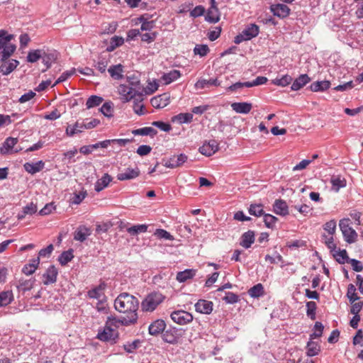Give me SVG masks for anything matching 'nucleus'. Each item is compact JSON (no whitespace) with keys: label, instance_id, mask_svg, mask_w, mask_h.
I'll return each mask as SVG.
<instances>
[{"label":"nucleus","instance_id":"nucleus-47","mask_svg":"<svg viewBox=\"0 0 363 363\" xmlns=\"http://www.w3.org/2000/svg\"><path fill=\"white\" fill-rule=\"evenodd\" d=\"M146 224H138L127 228V232L132 236L137 235L139 233H145L147 230Z\"/></svg>","mask_w":363,"mask_h":363},{"label":"nucleus","instance_id":"nucleus-15","mask_svg":"<svg viewBox=\"0 0 363 363\" xmlns=\"http://www.w3.org/2000/svg\"><path fill=\"white\" fill-rule=\"evenodd\" d=\"M131 101L133 102V111L138 116H143L146 113L145 106L143 103L144 98L143 94H136L133 96Z\"/></svg>","mask_w":363,"mask_h":363},{"label":"nucleus","instance_id":"nucleus-24","mask_svg":"<svg viewBox=\"0 0 363 363\" xmlns=\"http://www.w3.org/2000/svg\"><path fill=\"white\" fill-rule=\"evenodd\" d=\"M109 57H107V52H103L99 56L98 60L94 62V67L101 73H104L109 63Z\"/></svg>","mask_w":363,"mask_h":363},{"label":"nucleus","instance_id":"nucleus-17","mask_svg":"<svg viewBox=\"0 0 363 363\" xmlns=\"http://www.w3.org/2000/svg\"><path fill=\"white\" fill-rule=\"evenodd\" d=\"M194 307L198 313L210 314L213 311V304L210 301L201 299L196 303Z\"/></svg>","mask_w":363,"mask_h":363},{"label":"nucleus","instance_id":"nucleus-45","mask_svg":"<svg viewBox=\"0 0 363 363\" xmlns=\"http://www.w3.org/2000/svg\"><path fill=\"white\" fill-rule=\"evenodd\" d=\"M40 263V258L38 257L36 259H33L32 263L28 264H26L23 269L22 272L26 275H30L35 272L37 269Z\"/></svg>","mask_w":363,"mask_h":363},{"label":"nucleus","instance_id":"nucleus-41","mask_svg":"<svg viewBox=\"0 0 363 363\" xmlns=\"http://www.w3.org/2000/svg\"><path fill=\"white\" fill-rule=\"evenodd\" d=\"M306 350L307 355L313 357L318 354L320 351V347L318 342L312 341V340L310 339V341L307 343Z\"/></svg>","mask_w":363,"mask_h":363},{"label":"nucleus","instance_id":"nucleus-39","mask_svg":"<svg viewBox=\"0 0 363 363\" xmlns=\"http://www.w3.org/2000/svg\"><path fill=\"white\" fill-rule=\"evenodd\" d=\"M16 49V46L11 43H8L6 47L2 48L0 52V59L1 61H6L10 56L13 55Z\"/></svg>","mask_w":363,"mask_h":363},{"label":"nucleus","instance_id":"nucleus-27","mask_svg":"<svg viewBox=\"0 0 363 363\" xmlns=\"http://www.w3.org/2000/svg\"><path fill=\"white\" fill-rule=\"evenodd\" d=\"M166 324L162 320H157L153 322L149 326V333L152 335H157L161 332H164L165 329Z\"/></svg>","mask_w":363,"mask_h":363},{"label":"nucleus","instance_id":"nucleus-57","mask_svg":"<svg viewBox=\"0 0 363 363\" xmlns=\"http://www.w3.org/2000/svg\"><path fill=\"white\" fill-rule=\"evenodd\" d=\"M250 84H249L248 82H238L233 84L232 85L228 86L226 89V90L228 91L235 92V91H240L244 88H250Z\"/></svg>","mask_w":363,"mask_h":363},{"label":"nucleus","instance_id":"nucleus-30","mask_svg":"<svg viewBox=\"0 0 363 363\" xmlns=\"http://www.w3.org/2000/svg\"><path fill=\"white\" fill-rule=\"evenodd\" d=\"M112 179V177L108 173H105L101 179L96 182L94 186L95 191L97 192L102 191L108 186Z\"/></svg>","mask_w":363,"mask_h":363},{"label":"nucleus","instance_id":"nucleus-7","mask_svg":"<svg viewBox=\"0 0 363 363\" xmlns=\"http://www.w3.org/2000/svg\"><path fill=\"white\" fill-rule=\"evenodd\" d=\"M172 320L179 325H186L193 320V315L185 311H175L171 313Z\"/></svg>","mask_w":363,"mask_h":363},{"label":"nucleus","instance_id":"nucleus-58","mask_svg":"<svg viewBox=\"0 0 363 363\" xmlns=\"http://www.w3.org/2000/svg\"><path fill=\"white\" fill-rule=\"evenodd\" d=\"M323 328V325L320 322H316L314 325L313 333L310 335V339L313 340L321 337Z\"/></svg>","mask_w":363,"mask_h":363},{"label":"nucleus","instance_id":"nucleus-55","mask_svg":"<svg viewBox=\"0 0 363 363\" xmlns=\"http://www.w3.org/2000/svg\"><path fill=\"white\" fill-rule=\"evenodd\" d=\"M13 35H6V31L4 30H0V50L6 47V45L10 43L13 39Z\"/></svg>","mask_w":363,"mask_h":363},{"label":"nucleus","instance_id":"nucleus-36","mask_svg":"<svg viewBox=\"0 0 363 363\" xmlns=\"http://www.w3.org/2000/svg\"><path fill=\"white\" fill-rule=\"evenodd\" d=\"M196 270L193 269H187L182 272H179L177 274V280L179 282H185L188 279H192L196 275Z\"/></svg>","mask_w":363,"mask_h":363},{"label":"nucleus","instance_id":"nucleus-23","mask_svg":"<svg viewBox=\"0 0 363 363\" xmlns=\"http://www.w3.org/2000/svg\"><path fill=\"white\" fill-rule=\"evenodd\" d=\"M17 143L18 139L16 138H7L0 147V153L1 155H7L10 153Z\"/></svg>","mask_w":363,"mask_h":363},{"label":"nucleus","instance_id":"nucleus-63","mask_svg":"<svg viewBox=\"0 0 363 363\" xmlns=\"http://www.w3.org/2000/svg\"><path fill=\"white\" fill-rule=\"evenodd\" d=\"M154 235L160 239H164L171 241L174 240L173 235L164 229H157Z\"/></svg>","mask_w":363,"mask_h":363},{"label":"nucleus","instance_id":"nucleus-10","mask_svg":"<svg viewBox=\"0 0 363 363\" xmlns=\"http://www.w3.org/2000/svg\"><path fill=\"white\" fill-rule=\"evenodd\" d=\"M169 103L170 96L167 93L154 96L150 100L151 105L155 108H163Z\"/></svg>","mask_w":363,"mask_h":363},{"label":"nucleus","instance_id":"nucleus-35","mask_svg":"<svg viewBox=\"0 0 363 363\" xmlns=\"http://www.w3.org/2000/svg\"><path fill=\"white\" fill-rule=\"evenodd\" d=\"M335 260L340 264H345L350 261L346 250H334L331 252Z\"/></svg>","mask_w":363,"mask_h":363},{"label":"nucleus","instance_id":"nucleus-31","mask_svg":"<svg viewBox=\"0 0 363 363\" xmlns=\"http://www.w3.org/2000/svg\"><path fill=\"white\" fill-rule=\"evenodd\" d=\"M255 242V233L252 230H248L242 234L241 237L240 245L248 249Z\"/></svg>","mask_w":363,"mask_h":363},{"label":"nucleus","instance_id":"nucleus-59","mask_svg":"<svg viewBox=\"0 0 363 363\" xmlns=\"http://www.w3.org/2000/svg\"><path fill=\"white\" fill-rule=\"evenodd\" d=\"M101 112L106 117L113 116V106L111 102L104 103L100 108Z\"/></svg>","mask_w":363,"mask_h":363},{"label":"nucleus","instance_id":"nucleus-6","mask_svg":"<svg viewBox=\"0 0 363 363\" xmlns=\"http://www.w3.org/2000/svg\"><path fill=\"white\" fill-rule=\"evenodd\" d=\"M184 331L182 328H169L162 333V340L169 344H176L184 335Z\"/></svg>","mask_w":363,"mask_h":363},{"label":"nucleus","instance_id":"nucleus-40","mask_svg":"<svg viewBox=\"0 0 363 363\" xmlns=\"http://www.w3.org/2000/svg\"><path fill=\"white\" fill-rule=\"evenodd\" d=\"M180 76L181 74L179 71L173 69L167 73H164L162 77V79L165 84H169L179 79Z\"/></svg>","mask_w":363,"mask_h":363},{"label":"nucleus","instance_id":"nucleus-48","mask_svg":"<svg viewBox=\"0 0 363 363\" xmlns=\"http://www.w3.org/2000/svg\"><path fill=\"white\" fill-rule=\"evenodd\" d=\"M74 258L73 250L72 249L63 252L58 257V261L62 266L66 265Z\"/></svg>","mask_w":363,"mask_h":363},{"label":"nucleus","instance_id":"nucleus-51","mask_svg":"<svg viewBox=\"0 0 363 363\" xmlns=\"http://www.w3.org/2000/svg\"><path fill=\"white\" fill-rule=\"evenodd\" d=\"M104 289V286L100 284L98 286L89 290L87 292V296L90 298H96L97 300L101 299V297L104 296L102 292Z\"/></svg>","mask_w":363,"mask_h":363},{"label":"nucleus","instance_id":"nucleus-34","mask_svg":"<svg viewBox=\"0 0 363 363\" xmlns=\"http://www.w3.org/2000/svg\"><path fill=\"white\" fill-rule=\"evenodd\" d=\"M330 82L328 80L317 81L313 82L310 85V89L312 91H324L330 88Z\"/></svg>","mask_w":363,"mask_h":363},{"label":"nucleus","instance_id":"nucleus-14","mask_svg":"<svg viewBox=\"0 0 363 363\" xmlns=\"http://www.w3.org/2000/svg\"><path fill=\"white\" fill-rule=\"evenodd\" d=\"M187 158L185 154L173 155L165 162L164 166L171 169L179 167L186 162Z\"/></svg>","mask_w":363,"mask_h":363},{"label":"nucleus","instance_id":"nucleus-9","mask_svg":"<svg viewBox=\"0 0 363 363\" xmlns=\"http://www.w3.org/2000/svg\"><path fill=\"white\" fill-rule=\"evenodd\" d=\"M218 143L215 140H211L205 142L202 146L199 147V152L205 156L210 157L218 150Z\"/></svg>","mask_w":363,"mask_h":363},{"label":"nucleus","instance_id":"nucleus-64","mask_svg":"<svg viewBox=\"0 0 363 363\" xmlns=\"http://www.w3.org/2000/svg\"><path fill=\"white\" fill-rule=\"evenodd\" d=\"M306 314L312 320L315 318V311L317 308L316 303L314 301H308L306 303Z\"/></svg>","mask_w":363,"mask_h":363},{"label":"nucleus","instance_id":"nucleus-28","mask_svg":"<svg viewBox=\"0 0 363 363\" xmlns=\"http://www.w3.org/2000/svg\"><path fill=\"white\" fill-rule=\"evenodd\" d=\"M311 79L306 74H301L292 83L291 89L293 91H298L310 82Z\"/></svg>","mask_w":363,"mask_h":363},{"label":"nucleus","instance_id":"nucleus-56","mask_svg":"<svg viewBox=\"0 0 363 363\" xmlns=\"http://www.w3.org/2000/svg\"><path fill=\"white\" fill-rule=\"evenodd\" d=\"M248 211L250 215L257 217L264 215V210L262 204H251Z\"/></svg>","mask_w":363,"mask_h":363},{"label":"nucleus","instance_id":"nucleus-2","mask_svg":"<svg viewBox=\"0 0 363 363\" xmlns=\"http://www.w3.org/2000/svg\"><path fill=\"white\" fill-rule=\"evenodd\" d=\"M118 92L121 96L122 102L130 101L133 97V96L142 94L139 78L135 74L128 76L125 82L120 84L118 87Z\"/></svg>","mask_w":363,"mask_h":363},{"label":"nucleus","instance_id":"nucleus-20","mask_svg":"<svg viewBox=\"0 0 363 363\" xmlns=\"http://www.w3.org/2000/svg\"><path fill=\"white\" fill-rule=\"evenodd\" d=\"M220 85V82L218 79H200L195 84L196 89H202L209 88L212 86H218Z\"/></svg>","mask_w":363,"mask_h":363},{"label":"nucleus","instance_id":"nucleus-19","mask_svg":"<svg viewBox=\"0 0 363 363\" xmlns=\"http://www.w3.org/2000/svg\"><path fill=\"white\" fill-rule=\"evenodd\" d=\"M205 20L211 23H216L219 21L220 13L216 4L211 5L205 16Z\"/></svg>","mask_w":363,"mask_h":363},{"label":"nucleus","instance_id":"nucleus-43","mask_svg":"<svg viewBox=\"0 0 363 363\" xmlns=\"http://www.w3.org/2000/svg\"><path fill=\"white\" fill-rule=\"evenodd\" d=\"M124 43V39L122 37L114 35L110 40L109 45L106 48V52H112L116 48L121 46Z\"/></svg>","mask_w":363,"mask_h":363},{"label":"nucleus","instance_id":"nucleus-37","mask_svg":"<svg viewBox=\"0 0 363 363\" xmlns=\"http://www.w3.org/2000/svg\"><path fill=\"white\" fill-rule=\"evenodd\" d=\"M84 130V123L76 122L74 125H68L65 130V133L69 137H72L75 134L82 133Z\"/></svg>","mask_w":363,"mask_h":363},{"label":"nucleus","instance_id":"nucleus-33","mask_svg":"<svg viewBox=\"0 0 363 363\" xmlns=\"http://www.w3.org/2000/svg\"><path fill=\"white\" fill-rule=\"evenodd\" d=\"M111 77L114 79H121L123 77V66L121 64L112 65L108 69Z\"/></svg>","mask_w":363,"mask_h":363},{"label":"nucleus","instance_id":"nucleus-61","mask_svg":"<svg viewBox=\"0 0 363 363\" xmlns=\"http://www.w3.org/2000/svg\"><path fill=\"white\" fill-rule=\"evenodd\" d=\"M292 77L290 75L286 74L282 76L281 78L275 79L274 80V84L277 86H286L289 85L292 82Z\"/></svg>","mask_w":363,"mask_h":363},{"label":"nucleus","instance_id":"nucleus-49","mask_svg":"<svg viewBox=\"0 0 363 363\" xmlns=\"http://www.w3.org/2000/svg\"><path fill=\"white\" fill-rule=\"evenodd\" d=\"M43 55V50H30L27 55V61L31 63L36 62L40 59H42Z\"/></svg>","mask_w":363,"mask_h":363},{"label":"nucleus","instance_id":"nucleus-52","mask_svg":"<svg viewBox=\"0 0 363 363\" xmlns=\"http://www.w3.org/2000/svg\"><path fill=\"white\" fill-rule=\"evenodd\" d=\"M249 295L252 298H259L264 294V287L262 284H257L248 291Z\"/></svg>","mask_w":363,"mask_h":363},{"label":"nucleus","instance_id":"nucleus-26","mask_svg":"<svg viewBox=\"0 0 363 363\" xmlns=\"http://www.w3.org/2000/svg\"><path fill=\"white\" fill-rule=\"evenodd\" d=\"M19 62L16 60H11L4 62L0 66V72L3 75H8L11 73L18 65Z\"/></svg>","mask_w":363,"mask_h":363},{"label":"nucleus","instance_id":"nucleus-21","mask_svg":"<svg viewBox=\"0 0 363 363\" xmlns=\"http://www.w3.org/2000/svg\"><path fill=\"white\" fill-rule=\"evenodd\" d=\"M273 211L276 214L282 216L289 214L287 203L285 201L281 199H277L275 201L273 205Z\"/></svg>","mask_w":363,"mask_h":363},{"label":"nucleus","instance_id":"nucleus-32","mask_svg":"<svg viewBox=\"0 0 363 363\" xmlns=\"http://www.w3.org/2000/svg\"><path fill=\"white\" fill-rule=\"evenodd\" d=\"M35 282V279L34 278H30L29 279H21L18 281L17 289L18 291L24 293L27 291H30L33 287Z\"/></svg>","mask_w":363,"mask_h":363},{"label":"nucleus","instance_id":"nucleus-5","mask_svg":"<svg viewBox=\"0 0 363 363\" xmlns=\"http://www.w3.org/2000/svg\"><path fill=\"white\" fill-rule=\"evenodd\" d=\"M350 220L343 218L340 220L339 227L344 236L345 240L348 243H353L356 241L357 233L350 225Z\"/></svg>","mask_w":363,"mask_h":363},{"label":"nucleus","instance_id":"nucleus-60","mask_svg":"<svg viewBox=\"0 0 363 363\" xmlns=\"http://www.w3.org/2000/svg\"><path fill=\"white\" fill-rule=\"evenodd\" d=\"M347 296L351 303H353L354 301L359 299V296L356 293V288L352 284H349L348 286Z\"/></svg>","mask_w":363,"mask_h":363},{"label":"nucleus","instance_id":"nucleus-11","mask_svg":"<svg viewBox=\"0 0 363 363\" xmlns=\"http://www.w3.org/2000/svg\"><path fill=\"white\" fill-rule=\"evenodd\" d=\"M57 269L54 265L50 266L43 275V284L49 285L55 283L57 281Z\"/></svg>","mask_w":363,"mask_h":363},{"label":"nucleus","instance_id":"nucleus-4","mask_svg":"<svg viewBox=\"0 0 363 363\" xmlns=\"http://www.w3.org/2000/svg\"><path fill=\"white\" fill-rule=\"evenodd\" d=\"M259 27L255 23H250L245 26L242 31L234 38L235 44H240L243 41L250 40L259 35Z\"/></svg>","mask_w":363,"mask_h":363},{"label":"nucleus","instance_id":"nucleus-8","mask_svg":"<svg viewBox=\"0 0 363 363\" xmlns=\"http://www.w3.org/2000/svg\"><path fill=\"white\" fill-rule=\"evenodd\" d=\"M140 174V171L138 167L134 168L127 167L123 172L118 173L116 177L119 181H126L136 179Z\"/></svg>","mask_w":363,"mask_h":363},{"label":"nucleus","instance_id":"nucleus-3","mask_svg":"<svg viewBox=\"0 0 363 363\" xmlns=\"http://www.w3.org/2000/svg\"><path fill=\"white\" fill-rule=\"evenodd\" d=\"M164 299L160 292H152L148 294L142 302V309L144 311H153Z\"/></svg>","mask_w":363,"mask_h":363},{"label":"nucleus","instance_id":"nucleus-16","mask_svg":"<svg viewBox=\"0 0 363 363\" xmlns=\"http://www.w3.org/2000/svg\"><path fill=\"white\" fill-rule=\"evenodd\" d=\"M271 11L273 14L280 18H284L290 14V9L283 4H273L271 6Z\"/></svg>","mask_w":363,"mask_h":363},{"label":"nucleus","instance_id":"nucleus-42","mask_svg":"<svg viewBox=\"0 0 363 363\" xmlns=\"http://www.w3.org/2000/svg\"><path fill=\"white\" fill-rule=\"evenodd\" d=\"M132 133L135 135H150L153 138L157 134V131L152 127H144L133 130Z\"/></svg>","mask_w":363,"mask_h":363},{"label":"nucleus","instance_id":"nucleus-1","mask_svg":"<svg viewBox=\"0 0 363 363\" xmlns=\"http://www.w3.org/2000/svg\"><path fill=\"white\" fill-rule=\"evenodd\" d=\"M138 306L139 301L138 298L128 293L121 294L114 301L116 310L124 314L123 320L125 323H137Z\"/></svg>","mask_w":363,"mask_h":363},{"label":"nucleus","instance_id":"nucleus-62","mask_svg":"<svg viewBox=\"0 0 363 363\" xmlns=\"http://www.w3.org/2000/svg\"><path fill=\"white\" fill-rule=\"evenodd\" d=\"M209 52V48L207 45H196L194 49V55L204 57Z\"/></svg>","mask_w":363,"mask_h":363},{"label":"nucleus","instance_id":"nucleus-13","mask_svg":"<svg viewBox=\"0 0 363 363\" xmlns=\"http://www.w3.org/2000/svg\"><path fill=\"white\" fill-rule=\"evenodd\" d=\"M117 336V333L115 329L111 328L106 325H105L104 329L102 330H99L97 334V338L104 342L115 340Z\"/></svg>","mask_w":363,"mask_h":363},{"label":"nucleus","instance_id":"nucleus-46","mask_svg":"<svg viewBox=\"0 0 363 363\" xmlns=\"http://www.w3.org/2000/svg\"><path fill=\"white\" fill-rule=\"evenodd\" d=\"M193 121V114L191 113H181L172 118V121H177L179 123H189Z\"/></svg>","mask_w":363,"mask_h":363},{"label":"nucleus","instance_id":"nucleus-44","mask_svg":"<svg viewBox=\"0 0 363 363\" xmlns=\"http://www.w3.org/2000/svg\"><path fill=\"white\" fill-rule=\"evenodd\" d=\"M330 183L333 186V189L336 191H338L340 189L346 186L345 179L340 176H333L330 179Z\"/></svg>","mask_w":363,"mask_h":363},{"label":"nucleus","instance_id":"nucleus-25","mask_svg":"<svg viewBox=\"0 0 363 363\" xmlns=\"http://www.w3.org/2000/svg\"><path fill=\"white\" fill-rule=\"evenodd\" d=\"M124 315L121 316L118 318H116V317L109 316L108 317L106 324L107 326H108L111 328H118L120 325H125L128 326L131 325H134L135 323H125L124 322Z\"/></svg>","mask_w":363,"mask_h":363},{"label":"nucleus","instance_id":"nucleus-18","mask_svg":"<svg viewBox=\"0 0 363 363\" xmlns=\"http://www.w3.org/2000/svg\"><path fill=\"white\" fill-rule=\"evenodd\" d=\"M231 108L238 113L247 114L251 111L252 104L249 102H234L231 104Z\"/></svg>","mask_w":363,"mask_h":363},{"label":"nucleus","instance_id":"nucleus-12","mask_svg":"<svg viewBox=\"0 0 363 363\" xmlns=\"http://www.w3.org/2000/svg\"><path fill=\"white\" fill-rule=\"evenodd\" d=\"M59 57V52L55 50H43V63L46 66V69H49L51 65L55 63Z\"/></svg>","mask_w":363,"mask_h":363},{"label":"nucleus","instance_id":"nucleus-22","mask_svg":"<svg viewBox=\"0 0 363 363\" xmlns=\"http://www.w3.org/2000/svg\"><path fill=\"white\" fill-rule=\"evenodd\" d=\"M44 167L45 163L42 160L36 162H26L23 165L25 170L31 174L40 172Z\"/></svg>","mask_w":363,"mask_h":363},{"label":"nucleus","instance_id":"nucleus-38","mask_svg":"<svg viewBox=\"0 0 363 363\" xmlns=\"http://www.w3.org/2000/svg\"><path fill=\"white\" fill-rule=\"evenodd\" d=\"M13 300L12 291L7 290L0 293V307L6 306Z\"/></svg>","mask_w":363,"mask_h":363},{"label":"nucleus","instance_id":"nucleus-54","mask_svg":"<svg viewBox=\"0 0 363 363\" xmlns=\"http://www.w3.org/2000/svg\"><path fill=\"white\" fill-rule=\"evenodd\" d=\"M322 241L325 245L330 249V252L336 249V244L334 242L333 235H322Z\"/></svg>","mask_w":363,"mask_h":363},{"label":"nucleus","instance_id":"nucleus-53","mask_svg":"<svg viewBox=\"0 0 363 363\" xmlns=\"http://www.w3.org/2000/svg\"><path fill=\"white\" fill-rule=\"evenodd\" d=\"M103 101V98L96 95L91 96L86 102V106L87 108H91L98 106Z\"/></svg>","mask_w":363,"mask_h":363},{"label":"nucleus","instance_id":"nucleus-29","mask_svg":"<svg viewBox=\"0 0 363 363\" xmlns=\"http://www.w3.org/2000/svg\"><path fill=\"white\" fill-rule=\"evenodd\" d=\"M90 235V229L86 226L81 225L74 232V239L77 241L84 242Z\"/></svg>","mask_w":363,"mask_h":363},{"label":"nucleus","instance_id":"nucleus-50","mask_svg":"<svg viewBox=\"0 0 363 363\" xmlns=\"http://www.w3.org/2000/svg\"><path fill=\"white\" fill-rule=\"evenodd\" d=\"M138 21L141 23L140 30L142 31H150L155 26L153 21H147L144 16L138 18Z\"/></svg>","mask_w":363,"mask_h":363}]
</instances>
